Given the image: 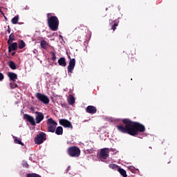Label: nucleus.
Wrapping results in <instances>:
<instances>
[{
	"label": "nucleus",
	"instance_id": "obj_36",
	"mask_svg": "<svg viewBox=\"0 0 177 177\" xmlns=\"http://www.w3.org/2000/svg\"><path fill=\"white\" fill-rule=\"evenodd\" d=\"M59 38H61V39H63V36L62 35H59Z\"/></svg>",
	"mask_w": 177,
	"mask_h": 177
},
{
	"label": "nucleus",
	"instance_id": "obj_10",
	"mask_svg": "<svg viewBox=\"0 0 177 177\" xmlns=\"http://www.w3.org/2000/svg\"><path fill=\"white\" fill-rule=\"evenodd\" d=\"M59 124L64 128H71L73 129V124H71V122L68 121L66 119L59 120Z\"/></svg>",
	"mask_w": 177,
	"mask_h": 177
},
{
	"label": "nucleus",
	"instance_id": "obj_37",
	"mask_svg": "<svg viewBox=\"0 0 177 177\" xmlns=\"http://www.w3.org/2000/svg\"><path fill=\"white\" fill-rule=\"evenodd\" d=\"M30 110H31V111H33V113H35V112H34V108H33V107L30 108Z\"/></svg>",
	"mask_w": 177,
	"mask_h": 177
},
{
	"label": "nucleus",
	"instance_id": "obj_34",
	"mask_svg": "<svg viewBox=\"0 0 177 177\" xmlns=\"http://www.w3.org/2000/svg\"><path fill=\"white\" fill-rule=\"evenodd\" d=\"M71 169V167L68 166L66 169V172H68Z\"/></svg>",
	"mask_w": 177,
	"mask_h": 177
},
{
	"label": "nucleus",
	"instance_id": "obj_24",
	"mask_svg": "<svg viewBox=\"0 0 177 177\" xmlns=\"http://www.w3.org/2000/svg\"><path fill=\"white\" fill-rule=\"evenodd\" d=\"M109 167L111 169H114L115 171H118V169H120V167L115 164H110Z\"/></svg>",
	"mask_w": 177,
	"mask_h": 177
},
{
	"label": "nucleus",
	"instance_id": "obj_5",
	"mask_svg": "<svg viewBox=\"0 0 177 177\" xmlns=\"http://www.w3.org/2000/svg\"><path fill=\"white\" fill-rule=\"evenodd\" d=\"M47 127L48 132L53 133L56 131L57 122H56V121H55L52 118H50L47 120Z\"/></svg>",
	"mask_w": 177,
	"mask_h": 177
},
{
	"label": "nucleus",
	"instance_id": "obj_21",
	"mask_svg": "<svg viewBox=\"0 0 177 177\" xmlns=\"http://www.w3.org/2000/svg\"><path fill=\"white\" fill-rule=\"evenodd\" d=\"M8 66L11 70H16L17 68L16 64L13 61H10L8 62Z\"/></svg>",
	"mask_w": 177,
	"mask_h": 177
},
{
	"label": "nucleus",
	"instance_id": "obj_12",
	"mask_svg": "<svg viewBox=\"0 0 177 177\" xmlns=\"http://www.w3.org/2000/svg\"><path fill=\"white\" fill-rule=\"evenodd\" d=\"M119 22L117 21V20L113 21V19H109V24L111 26V30H113V31H115L117 30V27H118Z\"/></svg>",
	"mask_w": 177,
	"mask_h": 177
},
{
	"label": "nucleus",
	"instance_id": "obj_35",
	"mask_svg": "<svg viewBox=\"0 0 177 177\" xmlns=\"http://www.w3.org/2000/svg\"><path fill=\"white\" fill-rule=\"evenodd\" d=\"M16 55V52L12 53V56H15Z\"/></svg>",
	"mask_w": 177,
	"mask_h": 177
},
{
	"label": "nucleus",
	"instance_id": "obj_16",
	"mask_svg": "<svg viewBox=\"0 0 177 177\" xmlns=\"http://www.w3.org/2000/svg\"><path fill=\"white\" fill-rule=\"evenodd\" d=\"M58 64L59 66H61L62 67H66L67 66V62H66V58L64 57H60L58 59Z\"/></svg>",
	"mask_w": 177,
	"mask_h": 177
},
{
	"label": "nucleus",
	"instance_id": "obj_13",
	"mask_svg": "<svg viewBox=\"0 0 177 177\" xmlns=\"http://www.w3.org/2000/svg\"><path fill=\"white\" fill-rule=\"evenodd\" d=\"M8 77L13 82H16V80H17V74L13 72H8L7 74Z\"/></svg>",
	"mask_w": 177,
	"mask_h": 177
},
{
	"label": "nucleus",
	"instance_id": "obj_22",
	"mask_svg": "<svg viewBox=\"0 0 177 177\" xmlns=\"http://www.w3.org/2000/svg\"><path fill=\"white\" fill-rule=\"evenodd\" d=\"M13 138L15 143H16L17 145H21V146H24V144L21 142V140L20 138L15 136Z\"/></svg>",
	"mask_w": 177,
	"mask_h": 177
},
{
	"label": "nucleus",
	"instance_id": "obj_32",
	"mask_svg": "<svg viewBox=\"0 0 177 177\" xmlns=\"http://www.w3.org/2000/svg\"><path fill=\"white\" fill-rule=\"evenodd\" d=\"M5 78V76L2 73H0V81H2Z\"/></svg>",
	"mask_w": 177,
	"mask_h": 177
},
{
	"label": "nucleus",
	"instance_id": "obj_17",
	"mask_svg": "<svg viewBox=\"0 0 177 177\" xmlns=\"http://www.w3.org/2000/svg\"><path fill=\"white\" fill-rule=\"evenodd\" d=\"M119 174H120V175H122V176L123 177H128V175H127V171H125V169L119 167V169H118Z\"/></svg>",
	"mask_w": 177,
	"mask_h": 177
},
{
	"label": "nucleus",
	"instance_id": "obj_18",
	"mask_svg": "<svg viewBox=\"0 0 177 177\" xmlns=\"http://www.w3.org/2000/svg\"><path fill=\"white\" fill-rule=\"evenodd\" d=\"M68 102L69 103V104H71V106H73V104L75 103V97H74V96L71 95H69V97L68 98Z\"/></svg>",
	"mask_w": 177,
	"mask_h": 177
},
{
	"label": "nucleus",
	"instance_id": "obj_19",
	"mask_svg": "<svg viewBox=\"0 0 177 177\" xmlns=\"http://www.w3.org/2000/svg\"><path fill=\"white\" fill-rule=\"evenodd\" d=\"M13 41H15V33H11L9 35V39L8 40V45H10V44H12V42H13Z\"/></svg>",
	"mask_w": 177,
	"mask_h": 177
},
{
	"label": "nucleus",
	"instance_id": "obj_1",
	"mask_svg": "<svg viewBox=\"0 0 177 177\" xmlns=\"http://www.w3.org/2000/svg\"><path fill=\"white\" fill-rule=\"evenodd\" d=\"M123 124H119L116 127L118 131L121 133H128L131 136H138L139 133H143L146 131L145 125L138 122H133L128 118L122 120Z\"/></svg>",
	"mask_w": 177,
	"mask_h": 177
},
{
	"label": "nucleus",
	"instance_id": "obj_26",
	"mask_svg": "<svg viewBox=\"0 0 177 177\" xmlns=\"http://www.w3.org/2000/svg\"><path fill=\"white\" fill-rule=\"evenodd\" d=\"M26 177H41V176L39 174L32 173V174H28Z\"/></svg>",
	"mask_w": 177,
	"mask_h": 177
},
{
	"label": "nucleus",
	"instance_id": "obj_2",
	"mask_svg": "<svg viewBox=\"0 0 177 177\" xmlns=\"http://www.w3.org/2000/svg\"><path fill=\"white\" fill-rule=\"evenodd\" d=\"M35 114H37L35 120L34 119V117L27 113H25L24 115V120H27L28 122H30V124H31V125H32L33 127H35L37 124H40L41 121H44V118H45L44 113H42L41 112L35 111Z\"/></svg>",
	"mask_w": 177,
	"mask_h": 177
},
{
	"label": "nucleus",
	"instance_id": "obj_23",
	"mask_svg": "<svg viewBox=\"0 0 177 177\" xmlns=\"http://www.w3.org/2000/svg\"><path fill=\"white\" fill-rule=\"evenodd\" d=\"M19 49H23V48H26V42L23 40H20L18 44Z\"/></svg>",
	"mask_w": 177,
	"mask_h": 177
},
{
	"label": "nucleus",
	"instance_id": "obj_11",
	"mask_svg": "<svg viewBox=\"0 0 177 177\" xmlns=\"http://www.w3.org/2000/svg\"><path fill=\"white\" fill-rule=\"evenodd\" d=\"M86 113H88V114H95L97 109H96V106L89 105L86 107Z\"/></svg>",
	"mask_w": 177,
	"mask_h": 177
},
{
	"label": "nucleus",
	"instance_id": "obj_14",
	"mask_svg": "<svg viewBox=\"0 0 177 177\" xmlns=\"http://www.w3.org/2000/svg\"><path fill=\"white\" fill-rule=\"evenodd\" d=\"M40 46L41 49L46 50V49H48V48H49L50 46L49 45V43H48V41L46 40H41L40 41Z\"/></svg>",
	"mask_w": 177,
	"mask_h": 177
},
{
	"label": "nucleus",
	"instance_id": "obj_25",
	"mask_svg": "<svg viewBox=\"0 0 177 177\" xmlns=\"http://www.w3.org/2000/svg\"><path fill=\"white\" fill-rule=\"evenodd\" d=\"M12 24H17L19 22V15H16L14 18L11 20Z\"/></svg>",
	"mask_w": 177,
	"mask_h": 177
},
{
	"label": "nucleus",
	"instance_id": "obj_6",
	"mask_svg": "<svg viewBox=\"0 0 177 177\" xmlns=\"http://www.w3.org/2000/svg\"><path fill=\"white\" fill-rule=\"evenodd\" d=\"M46 140V133L41 131L37 136L35 138V145H42L44 142Z\"/></svg>",
	"mask_w": 177,
	"mask_h": 177
},
{
	"label": "nucleus",
	"instance_id": "obj_7",
	"mask_svg": "<svg viewBox=\"0 0 177 177\" xmlns=\"http://www.w3.org/2000/svg\"><path fill=\"white\" fill-rule=\"evenodd\" d=\"M36 97L39 102H41V103H44V104H48L49 103V98L48 97V96L41 93H37L36 94Z\"/></svg>",
	"mask_w": 177,
	"mask_h": 177
},
{
	"label": "nucleus",
	"instance_id": "obj_9",
	"mask_svg": "<svg viewBox=\"0 0 177 177\" xmlns=\"http://www.w3.org/2000/svg\"><path fill=\"white\" fill-rule=\"evenodd\" d=\"M70 61L69 64L68 66V73H70L71 74H73V71L75 67V59L69 57Z\"/></svg>",
	"mask_w": 177,
	"mask_h": 177
},
{
	"label": "nucleus",
	"instance_id": "obj_31",
	"mask_svg": "<svg viewBox=\"0 0 177 177\" xmlns=\"http://www.w3.org/2000/svg\"><path fill=\"white\" fill-rule=\"evenodd\" d=\"M129 169L131 171V172H135V167L133 166L130 167Z\"/></svg>",
	"mask_w": 177,
	"mask_h": 177
},
{
	"label": "nucleus",
	"instance_id": "obj_30",
	"mask_svg": "<svg viewBox=\"0 0 177 177\" xmlns=\"http://www.w3.org/2000/svg\"><path fill=\"white\" fill-rule=\"evenodd\" d=\"M61 106H62V107H64V109H67V103H66V102H62Z\"/></svg>",
	"mask_w": 177,
	"mask_h": 177
},
{
	"label": "nucleus",
	"instance_id": "obj_28",
	"mask_svg": "<svg viewBox=\"0 0 177 177\" xmlns=\"http://www.w3.org/2000/svg\"><path fill=\"white\" fill-rule=\"evenodd\" d=\"M10 85L11 89H15L19 86L17 84L15 83V82H13V83H10Z\"/></svg>",
	"mask_w": 177,
	"mask_h": 177
},
{
	"label": "nucleus",
	"instance_id": "obj_33",
	"mask_svg": "<svg viewBox=\"0 0 177 177\" xmlns=\"http://www.w3.org/2000/svg\"><path fill=\"white\" fill-rule=\"evenodd\" d=\"M7 31H8V34H10V26H8Z\"/></svg>",
	"mask_w": 177,
	"mask_h": 177
},
{
	"label": "nucleus",
	"instance_id": "obj_29",
	"mask_svg": "<svg viewBox=\"0 0 177 177\" xmlns=\"http://www.w3.org/2000/svg\"><path fill=\"white\" fill-rule=\"evenodd\" d=\"M51 55H52V60L55 62V60H56V53H55V52H51Z\"/></svg>",
	"mask_w": 177,
	"mask_h": 177
},
{
	"label": "nucleus",
	"instance_id": "obj_15",
	"mask_svg": "<svg viewBox=\"0 0 177 177\" xmlns=\"http://www.w3.org/2000/svg\"><path fill=\"white\" fill-rule=\"evenodd\" d=\"M8 52L10 53L11 50H17V43H10V44H8Z\"/></svg>",
	"mask_w": 177,
	"mask_h": 177
},
{
	"label": "nucleus",
	"instance_id": "obj_8",
	"mask_svg": "<svg viewBox=\"0 0 177 177\" xmlns=\"http://www.w3.org/2000/svg\"><path fill=\"white\" fill-rule=\"evenodd\" d=\"M110 154V149L109 148H104L100 149V158L102 160H106Z\"/></svg>",
	"mask_w": 177,
	"mask_h": 177
},
{
	"label": "nucleus",
	"instance_id": "obj_27",
	"mask_svg": "<svg viewBox=\"0 0 177 177\" xmlns=\"http://www.w3.org/2000/svg\"><path fill=\"white\" fill-rule=\"evenodd\" d=\"M22 166L24 167V168H30V165H28V162H27L26 160L22 161Z\"/></svg>",
	"mask_w": 177,
	"mask_h": 177
},
{
	"label": "nucleus",
	"instance_id": "obj_4",
	"mask_svg": "<svg viewBox=\"0 0 177 177\" xmlns=\"http://www.w3.org/2000/svg\"><path fill=\"white\" fill-rule=\"evenodd\" d=\"M67 153L70 157L77 158L81 156V149L78 147L73 146L67 149Z\"/></svg>",
	"mask_w": 177,
	"mask_h": 177
},
{
	"label": "nucleus",
	"instance_id": "obj_38",
	"mask_svg": "<svg viewBox=\"0 0 177 177\" xmlns=\"http://www.w3.org/2000/svg\"><path fill=\"white\" fill-rule=\"evenodd\" d=\"M149 149H151V147H149Z\"/></svg>",
	"mask_w": 177,
	"mask_h": 177
},
{
	"label": "nucleus",
	"instance_id": "obj_20",
	"mask_svg": "<svg viewBox=\"0 0 177 177\" xmlns=\"http://www.w3.org/2000/svg\"><path fill=\"white\" fill-rule=\"evenodd\" d=\"M56 135H63V127L61 126L57 127L55 131Z\"/></svg>",
	"mask_w": 177,
	"mask_h": 177
},
{
	"label": "nucleus",
	"instance_id": "obj_3",
	"mask_svg": "<svg viewBox=\"0 0 177 177\" xmlns=\"http://www.w3.org/2000/svg\"><path fill=\"white\" fill-rule=\"evenodd\" d=\"M50 16V13L47 14V23L51 31H57L59 30V18L56 16Z\"/></svg>",
	"mask_w": 177,
	"mask_h": 177
}]
</instances>
